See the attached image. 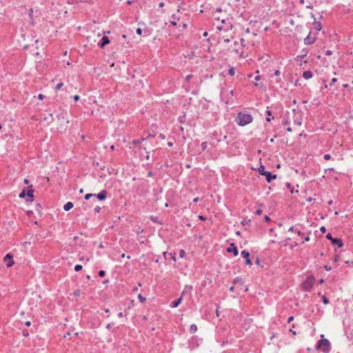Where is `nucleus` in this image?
Returning a JSON list of instances; mask_svg holds the SVG:
<instances>
[{
	"instance_id": "obj_58",
	"label": "nucleus",
	"mask_w": 353,
	"mask_h": 353,
	"mask_svg": "<svg viewBox=\"0 0 353 353\" xmlns=\"http://www.w3.org/2000/svg\"><path fill=\"white\" fill-rule=\"evenodd\" d=\"M24 183L26 184H28L29 183V180L28 179H25L24 181H23Z\"/></svg>"
},
{
	"instance_id": "obj_4",
	"label": "nucleus",
	"mask_w": 353,
	"mask_h": 353,
	"mask_svg": "<svg viewBox=\"0 0 353 353\" xmlns=\"http://www.w3.org/2000/svg\"><path fill=\"white\" fill-rule=\"evenodd\" d=\"M192 290V286L190 285H186L184 288V290H183L182 293H181V296L176 300L174 301L172 304H171V306L172 307H176L179 306V305L181 303L182 301V299H183V296L185 294L186 292H190V291Z\"/></svg>"
},
{
	"instance_id": "obj_24",
	"label": "nucleus",
	"mask_w": 353,
	"mask_h": 353,
	"mask_svg": "<svg viewBox=\"0 0 353 353\" xmlns=\"http://www.w3.org/2000/svg\"><path fill=\"white\" fill-rule=\"evenodd\" d=\"M172 18L173 19V20H172V21H170V23H171L172 25H173V26H176V18L175 15H174V14H173V15L172 16Z\"/></svg>"
},
{
	"instance_id": "obj_63",
	"label": "nucleus",
	"mask_w": 353,
	"mask_h": 353,
	"mask_svg": "<svg viewBox=\"0 0 353 353\" xmlns=\"http://www.w3.org/2000/svg\"><path fill=\"white\" fill-rule=\"evenodd\" d=\"M163 6H164L163 2H161V3L159 4V7H163Z\"/></svg>"
},
{
	"instance_id": "obj_40",
	"label": "nucleus",
	"mask_w": 353,
	"mask_h": 353,
	"mask_svg": "<svg viewBox=\"0 0 353 353\" xmlns=\"http://www.w3.org/2000/svg\"><path fill=\"white\" fill-rule=\"evenodd\" d=\"M170 256H171V259L174 261H176V258H175V254L174 253H170Z\"/></svg>"
},
{
	"instance_id": "obj_50",
	"label": "nucleus",
	"mask_w": 353,
	"mask_h": 353,
	"mask_svg": "<svg viewBox=\"0 0 353 353\" xmlns=\"http://www.w3.org/2000/svg\"><path fill=\"white\" fill-rule=\"evenodd\" d=\"M304 240L305 241H308L310 240V236H309V234H307L305 237H304Z\"/></svg>"
},
{
	"instance_id": "obj_29",
	"label": "nucleus",
	"mask_w": 353,
	"mask_h": 353,
	"mask_svg": "<svg viewBox=\"0 0 353 353\" xmlns=\"http://www.w3.org/2000/svg\"><path fill=\"white\" fill-rule=\"evenodd\" d=\"M74 295L76 296H79L81 295V290L79 289L74 290Z\"/></svg>"
},
{
	"instance_id": "obj_18",
	"label": "nucleus",
	"mask_w": 353,
	"mask_h": 353,
	"mask_svg": "<svg viewBox=\"0 0 353 353\" xmlns=\"http://www.w3.org/2000/svg\"><path fill=\"white\" fill-rule=\"evenodd\" d=\"M292 122H291V115L290 114H288L287 115V118L285 119V120L283 122V125H289Z\"/></svg>"
},
{
	"instance_id": "obj_46",
	"label": "nucleus",
	"mask_w": 353,
	"mask_h": 353,
	"mask_svg": "<svg viewBox=\"0 0 353 353\" xmlns=\"http://www.w3.org/2000/svg\"><path fill=\"white\" fill-rule=\"evenodd\" d=\"M339 259V256H335L333 261L334 262H337Z\"/></svg>"
},
{
	"instance_id": "obj_47",
	"label": "nucleus",
	"mask_w": 353,
	"mask_h": 353,
	"mask_svg": "<svg viewBox=\"0 0 353 353\" xmlns=\"http://www.w3.org/2000/svg\"><path fill=\"white\" fill-rule=\"evenodd\" d=\"M255 263L256 264H257L258 265H261V263H260V259L259 258H256V261H255Z\"/></svg>"
},
{
	"instance_id": "obj_57",
	"label": "nucleus",
	"mask_w": 353,
	"mask_h": 353,
	"mask_svg": "<svg viewBox=\"0 0 353 353\" xmlns=\"http://www.w3.org/2000/svg\"><path fill=\"white\" fill-rule=\"evenodd\" d=\"M266 114H268V116H269V117L272 114V113H271V111H270V110H267V111H266Z\"/></svg>"
},
{
	"instance_id": "obj_11",
	"label": "nucleus",
	"mask_w": 353,
	"mask_h": 353,
	"mask_svg": "<svg viewBox=\"0 0 353 353\" xmlns=\"http://www.w3.org/2000/svg\"><path fill=\"white\" fill-rule=\"evenodd\" d=\"M110 43V40L108 37L103 36L101 38V42L98 43L99 46L101 48H103L104 46Z\"/></svg>"
},
{
	"instance_id": "obj_44",
	"label": "nucleus",
	"mask_w": 353,
	"mask_h": 353,
	"mask_svg": "<svg viewBox=\"0 0 353 353\" xmlns=\"http://www.w3.org/2000/svg\"><path fill=\"white\" fill-rule=\"evenodd\" d=\"M324 268L325 270L327 271H330L332 270L331 267L328 266V265H325L324 266Z\"/></svg>"
},
{
	"instance_id": "obj_54",
	"label": "nucleus",
	"mask_w": 353,
	"mask_h": 353,
	"mask_svg": "<svg viewBox=\"0 0 353 353\" xmlns=\"http://www.w3.org/2000/svg\"><path fill=\"white\" fill-rule=\"evenodd\" d=\"M295 230L293 226L290 227V229H289V231H292V232H295Z\"/></svg>"
},
{
	"instance_id": "obj_1",
	"label": "nucleus",
	"mask_w": 353,
	"mask_h": 353,
	"mask_svg": "<svg viewBox=\"0 0 353 353\" xmlns=\"http://www.w3.org/2000/svg\"><path fill=\"white\" fill-rule=\"evenodd\" d=\"M253 121V117L251 114L239 112L236 117V121L239 125L244 126L252 123Z\"/></svg>"
},
{
	"instance_id": "obj_30",
	"label": "nucleus",
	"mask_w": 353,
	"mask_h": 353,
	"mask_svg": "<svg viewBox=\"0 0 353 353\" xmlns=\"http://www.w3.org/2000/svg\"><path fill=\"white\" fill-rule=\"evenodd\" d=\"M138 299L140 300V301L141 303H143L145 301V298H144L143 296H142L141 294H139L138 295Z\"/></svg>"
},
{
	"instance_id": "obj_26",
	"label": "nucleus",
	"mask_w": 353,
	"mask_h": 353,
	"mask_svg": "<svg viewBox=\"0 0 353 353\" xmlns=\"http://www.w3.org/2000/svg\"><path fill=\"white\" fill-rule=\"evenodd\" d=\"M185 250H181L179 251V256H180V258H183L185 256Z\"/></svg>"
},
{
	"instance_id": "obj_48",
	"label": "nucleus",
	"mask_w": 353,
	"mask_h": 353,
	"mask_svg": "<svg viewBox=\"0 0 353 353\" xmlns=\"http://www.w3.org/2000/svg\"><path fill=\"white\" fill-rule=\"evenodd\" d=\"M73 99H74V100H75V101H78V100L79 99V95H74V96L73 97Z\"/></svg>"
},
{
	"instance_id": "obj_28",
	"label": "nucleus",
	"mask_w": 353,
	"mask_h": 353,
	"mask_svg": "<svg viewBox=\"0 0 353 353\" xmlns=\"http://www.w3.org/2000/svg\"><path fill=\"white\" fill-rule=\"evenodd\" d=\"M81 269H82V265H76L74 266V270L76 272H78V271L81 270Z\"/></svg>"
},
{
	"instance_id": "obj_35",
	"label": "nucleus",
	"mask_w": 353,
	"mask_h": 353,
	"mask_svg": "<svg viewBox=\"0 0 353 353\" xmlns=\"http://www.w3.org/2000/svg\"><path fill=\"white\" fill-rule=\"evenodd\" d=\"M323 158L325 160H330L331 159V156L330 154H325L324 156H323Z\"/></svg>"
},
{
	"instance_id": "obj_43",
	"label": "nucleus",
	"mask_w": 353,
	"mask_h": 353,
	"mask_svg": "<svg viewBox=\"0 0 353 353\" xmlns=\"http://www.w3.org/2000/svg\"><path fill=\"white\" fill-rule=\"evenodd\" d=\"M256 214L258 215H261L262 214V210H261V209L256 210Z\"/></svg>"
},
{
	"instance_id": "obj_25",
	"label": "nucleus",
	"mask_w": 353,
	"mask_h": 353,
	"mask_svg": "<svg viewBox=\"0 0 353 353\" xmlns=\"http://www.w3.org/2000/svg\"><path fill=\"white\" fill-rule=\"evenodd\" d=\"M95 195H96L95 194H85V199L86 200H88V199H90L92 196H95Z\"/></svg>"
},
{
	"instance_id": "obj_3",
	"label": "nucleus",
	"mask_w": 353,
	"mask_h": 353,
	"mask_svg": "<svg viewBox=\"0 0 353 353\" xmlns=\"http://www.w3.org/2000/svg\"><path fill=\"white\" fill-rule=\"evenodd\" d=\"M259 172L261 174V175H263L265 176L266 178V180L268 183L271 182V181L272 179H274L276 178V174H272V173L269 171H265L264 170V166L263 165H260L259 168Z\"/></svg>"
},
{
	"instance_id": "obj_49",
	"label": "nucleus",
	"mask_w": 353,
	"mask_h": 353,
	"mask_svg": "<svg viewBox=\"0 0 353 353\" xmlns=\"http://www.w3.org/2000/svg\"><path fill=\"white\" fill-rule=\"evenodd\" d=\"M294 319L292 316H290L288 319V323H290Z\"/></svg>"
},
{
	"instance_id": "obj_16",
	"label": "nucleus",
	"mask_w": 353,
	"mask_h": 353,
	"mask_svg": "<svg viewBox=\"0 0 353 353\" xmlns=\"http://www.w3.org/2000/svg\"><path fill=\"white\" fill-rule=\"evenodd\" d=\"M312 76H313V74H312V72L311 71H310V70L305 71V72H303V77L305 79H306V80L311 79V78L312 77Z\"/></svg>"
},
{
	"instance_id": "obj_5",
	"label": "nucleus",
	"mask_w": 353,
	"mask_h": 353,
	"mask_svg": "<svg viewBox=\"0 0 353 353\" xmlns=\"http://www.w3.org/2000/svg\"><path fill=\"white\" fill-rule=\"evenodd\" d=\"M313 285L314 278L312 276H308L307 279L302 283L301 287L305 291L309 292L312 289Z\"/></svg>"
},
{
	"instance_id": "obj_59",
	"label": "nucleus",
	"mask_w": 353,
	"mask_h": 353,
	"mask_svg": "<svg viewBox=\"0 0 353 353\" xmlns=\"http://www.w3.org/2000/svg\"><path fill=\"white\" fill-rule=\"evenodd\" d=\"M153 175V173L152 171H150L148 173V176H152Z\"/></svg>"
},
{
	"instance_id": "obj_12",
	"label": "nucleus",
	"mask_w": 353,
	"mask_h": 353,
	"mask_svg": "<svg viewBox=\"0 0 353 353\" xmlns=\"http://www.w3.org/2000/svg\"><path fill=\"white\" fill-rule=\"evenodd\" d=\"M95 196L99 200L103 201L107 196V192L105 190H101L99 194H96Z\"/></svg>"
},
{
	"instance_id": "obj_32",
	"label": "nucleus",
	"mask_w": 353,
	"mask_h": 353,
	"mask_svg": "<svg viewBox=\"0 0 353 353\" xmlns=\"http://www.w3.org/2000/svg\"><path fill=\"white\" fill-rule=\"evenodd\" d=\"M22 334L24 336H29V332H28V331L27 330H23L22 331Z\"/></svg>"
},
{
	"instance_id": "obj_19",
	"label": "nucleus",
	"mask_w": 353,
	"mask_h": 353,
	"mask_svg": "<svg viewBox=\"0 0 353 353\" xmlns=\"http://www.w3.org/2000/svg\"><path fill=\"white\" fill-rule=\"evenodd\" d=\"M197 331V326L195 324H192L190 327V332L191 334H194Z\"/></svg>"
},
{
	"instance_id": "obj_41",
	"label": "nucleus",
	"mask_w": 353,
	"mask_h": 353,
	"mask_svg": "<svg viewBox=\"0 0 353 353\" xmlns=\"http://www.w3.org/2000/svg\"><path fill=\"white\" fill-rule=\"evenodd\" d=\"M136 32H137L138 34H141V33H142V30H141L140 28H137V29Z\"/></svg>"
},
{
	"instance_id": "obj_31",
	"label": "nucleus",
	"mask_w": 353,
	"mask_h": 353,
	"mask_svg": "<svg viewBox=\"0 0 353 353\" xmlns=\"http://www.w3.org/2000/svg\"><path fill=\"white\" fill-rule=\"evenodd\" d=\"M63 83H58V84L57 85V86H56V90H60V89L62 88V86H63Z\"/></svg>"
},
{
	"instance_id": "obj_62",
	"label": "nucleus",
	"mask_w": 353,
	"mask_h": 353,
	"mask_svg": "<svg viewBox=\"0 0 353 353\" xmlns=\"http://www.w3.org/2000/svg\"><path fill=\"white\" fill-rule=\"evenodd\" d=\"M264 219H265V221H269V219H270V218H269V216H268V215H265V217H264Z\"/></svg>"
},
{
	"instance_id": "obj_13",
	"label": "nucleus",
	"mask_w": 353,
	"mask_h": 353,
	"mask_svg": "<svg viewBox=\"0 0 353 353\" xmlns=\"http://www.w3.org/2000/svg\"><path fill=\"white\" fill-rule=\"evenodd\" d=\"M315 41L314 38H312L310 37V34L307 35V37L304 39V43L306 45H310L312 44Z\"/></svg>"
},
{
	"instance_id": "obj_64",
	"label": "nucleus",
	"mask_w": 353,
	"mask_h": 353,
	"mask_svg": "<svg viewBox=\"0 0 353 353\" xmlns=\"http://www.w3.org/2000/svg\"><path fill=\"white\" fill-rule=\"evenodd\" d=\"M287 131H288V132H292V128H291L290 127H288V128H287Z\"/></svg>"
},
{
	"instance_id": "obj_21",
	"label": "nucleus",
	"mask_w": 353,
	"mask_h": 353,
	"mask_svg": "<svg viewBox=\"0 0 353 353\" xmlns=\"http://www.w3.org/2000/svg\"><path fill=\"white\" fill-rule=\"evenodd\" d=\"M144 140H145L144 138L141 139V140H133L132 143L133 145H137L140 144Z\"/></svg>"
},
{
	"instance_id": "obj_42",
	"label": "nucleus",
	"mask_w": 353,
	"mask_h": 353,
	"mask_svg": "<svg viewBox=\"0 0 353 353\" xmlns=\"http://www.w3.org/2000/svg\"><path fill=\"white\" fill-rule=\"evenodd\" d=\"M241 44L243 47H245V39H241Z\"/></svg>"
},
{
	"instance_id": "obj_33",
	"label": "nucleus",
	"mask_w": 353,
	"mask_h": 353,
	"mask_svg": "<svg viewBox=\"0 0 353 353\" xmlns=\"http://www.w3.org/2000/svg\"><path fill=\"white\" fill-rule=\"evenodd\" d=\"M105 274V272L104 270H100L99 272V276H101V277L104 276Z\"/></svg>"
},
{
	"instance_id": "obj_8",
	"label": "nucleus",
	"mask_w": 353,
	"mask_h": 353,
	"mask_svg": "<svg viewBox=\"0 0 353 353\" xmlns=\"http://www.w3.org/2000/svg\"><path fill=\"white\" fill-rule=\"evenodd\" d=\"M241 254L243 256V257L245 259V264L246 265H252V261L250 259L249 252L244 250L241 251Z\"/></svg>"
},
{
	"instance_id": "obj_10",
	"label": "nucleus",
	"mask_w": 353,
	"mask_h": 353,
	"mask_svg": "<svg viewBox=\"0 0 353 353\" xmlns=\"http://www.w3.org/2000/svg\"><path fill=\"white\" fill-rule=\"evenodd\" d=\"M32 185H30L28 187V190L27 191V193H26V195H27V201H33V197H34V195H33V193H34V190L32 189Z\"/></svg>"
},
{
	"instance_id": "obj_22",
	"label": "nucleus",
	"mask_w": 353,
	"mask_h": 353,
	"mask_svg": "<svg viewBox=\"0 0 353 353\" xmlns=\"http://www.w3.org/2000/svg\"><path fill=\"white\" fill-rule=\"evenodd\" d=\"M235 74V70L233 67L230 68L228 70V74L230 76H234Z\"/></svg>"
},
{
	"instance_id": "obj_36",
	"label": "nucleus",
	"mask_w": 353,
	"mask_h": 353,
	"mask_svg": "<svg viewBox=\"0 0 353 353\" xmlns=\"http://www.w3.org/2000/svg\"><path fill=\"white\" fill-rule=\"evenodd\" d=\"M337 81V79L336 78H332V80H331V82L330 83V85H332L335 82Z\"/></svg>"
},
{
	"instance_id": "obj_23",
	"label": "nucleus",
	"mask_w": 353,
	"mask_h": 353,
	"mask_svg": "<svg viewBox=\"0 0 353 353\" xmlns=\"http://www.w3.org/2000/svg\"><path fill=\"white\" fill-rule=\"evenodd\" d=\"M322 301L325 305H327L329 303V300L327 297L325 296H322Z\"/></svg>"
},
{
	"instance_id": "obj_56",
	"label": "nucleus",
	"mask_w": 353,
	"mask_h": 353,
	"mask_svg": "<svg viewBox=\"0 0 353 353\" xmlns=\"http://www.w3.org/2000/svg\"><path fill=\"white\" fill-rule=\"evenodd\" d=\"M199 201V197H196V198H194V199H193V201H194V202H195V203H196V202H198Z\"/></svg>"
},
{
	"instance_id": "obj_14",
	"label": "nucleus",
	"mask_w": 353,
	"mask_h": 353,
	"mask_svg": "<svg viewBox=\"0 0 353 353\" xmlns=\"http://www.w3.org/2000/svg\"><path fill=\"white\" fill-rule=\"evenodd\" d=\"M319 347L321 346H329L330 345V341L327 339H321L319 341Z\"/></svg>"
},
{
	"instance_id": "obj_61",
	"label": "nucleus",
	"mask_w": 353,
	"mask_h": 353,
	"mask_svg": "<svg viewBox=\"0 0 353 353\" xmlns=\"http://www.w3.org/2000/svg\"><path fill=\"white\" fill-rule=\"evenodd\" d=\"M233 52H234L235 54H238L239 53V50L237 49H234L232 50Z\"/></svg>"
},
{
	"instance_id": "obj_53",
	"label": "nucleus",
	"mask_w": 353,
	"mask_h": 353,
	"mask_svg": "<svg viewBox=\"0 0 353 353\" xmlns=\"http://www.w3.org/2000/svg\"><path fill=\"white\" fill-rule=\"evenodd\" d=\"M223 42L224 43H229L230 42V39H224V38H223Z\"/></svg>"
},
{
	"instance_id": "obj_7",
	"label": "nucleus",
	"mask_w": 353,
	"mask_h": 353,
	"mask_svg": "<svg viewBox=\"0 0 353 353\" xmlns=\"http://www.w3.org/2000/svg\"><path fill=\"white\" fill-rule=\"evenodd\" d=\"M3 261L6 263V266L8 268L12 266L14 264L12 255L10 254H7L3 258Z\"/></svg>"
},
{
	"instance_id": "obj_27",
	"label": "nucleus",
	"mask_w": 353,
	"mask_h": 353,
	"mask_svg": "<svg viewBox=\"0 0 353 353\" xmlns=\"http://www.w3.org/2000/svg\"><path fill=\"white\" fill-rule=\"evenodd\" d=\"M247 56L248 54L244 51L241 52L239 54V57L241 58H245Z\"/></svg>"
},
{
	"instance_id": "obj_38",
	"label": "nucleus",
	"mask_w": 353,
	"mask_h": 353,
	"mask_svg": "<svg viewBox=\"0 0 353 353\" xmlns=\"http://www.w3.org/2000/svg\"><path fill=\"white\" fill-rule=\"evenodd\" d=\"M100 210H101V208H100L99 206H96V207L94 208V212H95L98 213V212H100Z\"/></svg>"
},
{
	"instance_id": "obj_20",
	"label": "nucleus",
	"mask_w": 353,
	"mask_h": 353,
	"mask_svg": "<svg viewBox=\"0 0 353 353\" xmlns=\"http://www.w3.org/2000/svg\"><path fill=\"white\" fill-rule=\"evenodd\" d=\"M208 142H206V141L203 142L201 144V147L202 151H204L205 150H206V148H208Z\"/></svg>"
},
{
	"instance_id": "obj_34",
	"label": "nucleus",
	"mask_w": 353,
	"mask_h": 353,
	"mask_svg": "<svg viewBox=\"0 0 353 353\" xmlns=\"http://www.w3.org/2000/svg\"><path fill=\"white\" fill-rule=\"evenodd\" d=\"M26 196V191L23 190L19 195L20 198H24Z\"/></svg>"
},
{
	"instance_id": "obj_45",
	"label": "nucleus",
	"mask_w": 353,
	"mask_h": 353,
	"mask_svg": "<svg viewBox=\"0 0 353 353\" xmlns=\"http://www.w3.org/2000/svg\"><path fill=\"white\" fill-rule=\"evenodd\" d=\"M38 98H39V99L42 100L44 98V96L42 94H39L38 95Z\"/></svg>"
},
{
	"instance_id": "obj_6",
	"label": "nucleus",
	"mask_w": 353,
	"mask_h": 353,
	"mask_svg": "<svg viewBox=\"0 0 353 353\" xmlns=\"http://www.w3.org/2000/svg\"><path fill=\"white\" fill-rule=\"evenodd\" d=\"M326 238L330 240L332 244L337 245L339 248H342L343 245V241L341 239L333 238L330 233L327 234Z\"/></svg>"
},
{
	"instance_id": "obj_9",
	"label": "nucleus",
	"mask_w": 353,
	"mask_h": 353,
	"mask_svg": "<svg viewBox=\"0 0 353 353\" xmlns=\"http://www.w3.org/2000/svg\"><path fill=\"white\" fill-rule=\"evenodd\" d=\"M228 252H233L234 255L236 256L238 255V250L234 243H230V247L227 249Z\"/></svg>"
},
{
	"instance_id": "obj_39",
	"label": "nucleus",
	"mask_w": 353,
	"mask_h": 353,
	"mask_svg": "<svg viewBox=\"0 0 353 353\" xmlns=\"http://www.w3.org/2000/svg\"><path fill=\"white\" fill-rule=\"evenodd\" d=\"M295 232L297 233L298 235L299 236H303V233H302L300 230H297L296 229L295 230Z\"/></svg>"
},
{
	"instance_id": "obj_60",
	"label": "nucleus",
	"mask_w": 353,
	"mask_h": 353,
	"mask_svg": "<svg viewBox=\"0 0 353 353\" xmlns=\"http://www.w3.org/2000/svg\"><path fill=\"white\" fill-rule=\"evenodd\" d=\"M123 312H119V313L118 314V316H119V318L123 317Z\"/></svg>"
},
{
	"instance_id": "obj_37",
	"label": "nucleus",
	"mask_w": 353,
	"mask_h": 353,
	"mask_svg": "<svg viewBox=\"0 0 353 353\" xmlns=\"http://www.w3.org/2000/svg\"><path fill=\"white\" fill-rule=\"evenodd\" d=\"M320 231H321L322 233H325V231H326V228H325V226H321V227L320 228Z\"/></svg>"
},
{
	"instance_id": "obj_52",
	"label": "nucleus",
	"mask_w": 353,
	"mask_h": 353,
	"mask_svg": "<svg viewBox=\"0 0 353 353\" xmlns=\"http://www.w3.org/2000/svg\"><path fill=\"white\" fill-rule=\"evenodd\" d=\"M26 325L30 326L31 325V322L30 321H28L25 323Z\"/></svg>"
},
{
	"instance_id": "obj_51",
	"label": "nucleus",
	"mask_w": 353,
	"mask_h": 353,
	"mask_svg": "<svg viewBox=\"0 0 353 353\" xmlns=\"http://www.w3.org/2000/svg\"><path fill=\"white\" fill-rule=\"evenodd\" d=\"M159 137H160V138L161 139H165V136L164 134H160Z\"/></svg>"
},
{
	"instance_id": "obj_55",
	"label": "nucleus",
	"mask_w": 353,
	"mask_h": 353,
	"mask_svg": "<svg viewBox=\"0 0 353 353\" xmlns=\"http://www.w3.org/2000/svg\"><path fill=\"white\" fill-rule=\"evenodd\" d=\"M254 79H255L256 81H259V80H260V76H259V75H256V76L254 77Z\"/></svg>"
},
{
	"instance_id": "obj_2",
	"label": "nucleus",
	"mask_w": 353,
	"mask_h": 353,
	"mask_svg": "<svg viewBox=\"0 0 353 353\" xmlns=\"http://www.w3.org/2000/svg\"><path fill=\"white\" fill-rule=\"evenodd\" d=\"M291 115V122L297 126H300L303 122V112L293 109L292 112H288Z\"/></svg>"
},
{
	"instance_id": "obj_15",
	"label": "nucleus",
	"mask_w": 353,
	"mask_h": 353,
	"mask_svg": "<svg viewBox=\"0 0 353 353\" xmlns=\"http://www.w3.org/2000/svg\"><path fill=\"white\" fill-rule=\"evenodd\" d=\"M33 9L32 8H30L29 10H28V16H29V18H30V22L32 25H34L35 24V22L34 21V17H33Z\"/></svg>"
},
{
	"instance_id": "obj_17",
	"label": "nucleus",
	"mask_w": 353,
	"mask_h": 353,
	"mask_svg": "<svg viewBox=\"0 0 353 353\" xmlns=\"http://www.w3.org/2000/svg\"><path fill=\"white\" fill-rule=\"evenodd\" d=\"M73 205H74L72 202L68 201L63 205V210L65 211H68L73 208Z\"/></svg>"
}]
</instances>
